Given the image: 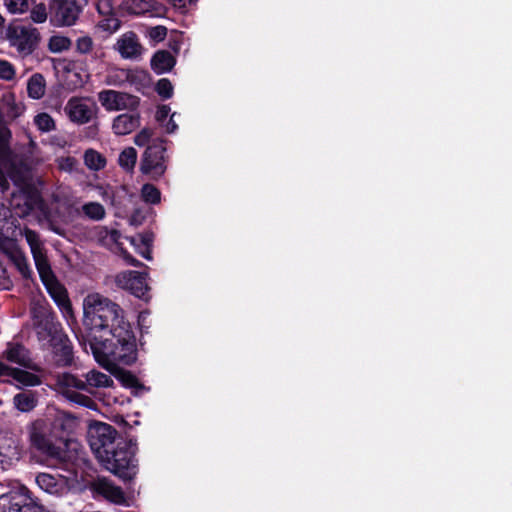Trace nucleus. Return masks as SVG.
I'll list each match as a JSON object with an SVG mask.
<instances>
[{"mask_svg": "<svg viewBox=\"0 0 512 512\" xmlns=\"http://www.w3.org/2000/svg\"><path fill=\"white\" fill-rule=\"evenodd\" d=\"M83 325L85 334L78 337L79 343H89L98 363L136 362L137 338L120 305L99 294L89 295L84 300Z\"/></svg>", "mask_w": 512, "mask_h": 512, "instance_id": "obj_1", "label": "nucleus"}, {"mask_svg": "<svg viewBox=\"0 0 512 512\" xmlns=\"http://www.w3.org/2000/svg\"><path fill=\"white\" fill-rule=\"evenodd\" d=\"M90 448L99 463L123 482L132 481L138 474L137 440L118 434L110 424L96 422L88 432Z\"/></svg>", "mask_w": 512, "mask_h": 512, "instance_id": "obj_2", "label": "nucleus"}, {"mask_svg": "<svg viewBox=\"0 0 512 512\" xmlns=\"http://www.w3.org/2000/svg\"><path fill=\"white\" fill-rule=\"evenodd\" d=\"M33 329L46 361L56 369H77L74 345L53 308L36 305L31 309Z\"/></svg>", "mask_w": 512, "mask_h": 512, "instance_id": "obj_3", "label": "nucleus"}, {"mask_svg": "<svg viewBox=\"0 0 512 512\" xmlns=\"http://www.w3.org/2000/svg\"><path fill=\"white\" fill-rule=\"evenodd\" d=\"M30 449L46 460L62 461L65 450L58 443L52 427L45 419H36L28 426Z\"/></svg>", "mask_w": 512, "mask_h": 512, "instance_id": "obj_4", "label": "nucleus"}, {"mask_svg": "<svg viewBox=\"0 0 512 512\" xmlns=\"http://www.w3.org/2000/svg\"><path fill=\"white\" fill-rule=\"evenodd\" d=\"M55 381L59 393L67 400L87 408H91L94 405V401L89 396L80 393V391L87 393L85 378L82 377V374L78 375L72 372L58 373Z\"/></svg>", "mask_w": 512, "mask_h": 512, "instance_id": "obj_5", "label": "nucleus"}, {"mask_svg": "<svg viewBox=\"0 0 512 512\" xmlns=\"http://www.w3.org/2000/svg\"><path fill=\"white\" fill-rule=\"evenodd\" d=\"M165 140L156 139L149 144L140 161V171L153 180L160 179L167 170Z\"/></svg>", "mask_w": 512, "mask_h": 512, "instance_id": "obj_6", "label": "nucleus"}, {"mask_svg": "<svg viewBox=\"0 0 512 512\" xmlns=\"http://www.w3.org/2000/svg\"><path fill=\"white\" fill-rule=\"evenodd\" d=\"M6 38L10 45L15 47L21 55L27 56L37 48L40 33L30 25L26 26L20 22H12L6 28Z\"/></svg>", "mask_w": 512, "mask_h": 512, "instance_id": "obj_7", "label": "nucleus"}, {"mask_svg": "<svg viewBox=\"0 0 512 512\" xmlns=\"http://www.w3.org/2000/svg\"><path fill=\"white\" fill-rule=\"evenodd\" d=\"M0 512H48L32 497L26 487L12 490L0 496Z\"/></svg>", "mask_w": 512, "mask_h": 512, "instance_id": "obj_8", "label": "nucleus"}, {"mask_svg": "<svg viewBox=\"0 0 512 512\" xmlns=\"http://www.w3.org/2000/svg\"><path fill=\"white\" fill-rule=\"evenodd\" d=\"M50 23L56 27H69L76 23L82 7L76 0H48Z\"/></svg>", "mask_w": 512, "mask_h": 512, "instance_id": "obj_9", "label": "nucleus"}, {"mask_svg": "<svg viewBox=\"0 0 512 512\" xmlns=\"http://www.w3.org/2000/svg\"><path fill=\"white\" fill-rule=\"evenodd\" d=\"M147 276L146 272L128 270L119 273L115 281L118 287L129 291L139 299L147 300L150 290L147 284Z\"/></svg>", "mask_w": 512, "mask_h": 512, "instance_id": "obj_10", "label": "nucleus"}, {"mask_svg": "<svg viewBox=\"0 0 512 512\" xmlns=\"http://www.w3.org/2000/svg\"><path fill=\"white\" fill-rule=\"evenodd\" d=\"M42 202L40 192L30 184L23 186L17 193H12L11 206L21 217L29 215Z\"/></svg>", "mask_w": 512, "mask_h": 512, "instance_id": "obj_11", "label": "nucleus"}, {"mask_svg": "<svg viewBox=\"0 0 512 512\" xmlns=\"http://www.w3.org/2000/svg\"><path fill=\"white\" fill-rule=\"evenodd\" d=\"M98 100L107 111L134 109L139 105V98L116 90H102L98 93Z\"/></svg>", "mask_w": 512, "mask_h": 512, "instance_id": "obj_12", "label": "nucleus"}, {"mask_svg": "<svg viewBox=\"0 0 512 512\" xmlns=\"http://www.w3.org/2000/svg\"><path fill=\"white\" fill-rule=\"evenodd\" d=\"M2 357L34 372H42L43 368L33 361L30 350L20 342H8Z\"/></svg>", "mask_w": 512, "mask_h": 512, "instance_id": "obj_13", "label": "nucleus"}, {"mask_svg": "<svg viewBox=\"0 0 512 512\" xmlns=\"http://www.w3.org/2000/svg\"><path fill=\"white\" fill-rule=\"evenodd\" d=\"M90 490L95 498L102 497L111 503L122 505L126 502L125 494L121 487L116 486L111 480L98 476L90 483Z\"/></svg>", "mask_w": 512, "mask_h": 512, "instance_id": "obj_14", "label": "nucleus"}, {"mask_svg": "<svg viewBox=\"0 0 512 512\" xmlns=\"http://www.w3.org/2000/svg\"><path fill=\"white\" fill-rule=\"evenodd\" d=\"M117 51L123 59L136 60L143 53L138 35L133 31L124 33L117 41Z\"/></svg>", "mask_w": 512, "mask_h": 512, "instance_id": "obj_15", "label": "nucleus"}, {"mask_svg": "<svg viewBox=\"0 0 512 512\" xmlns=\"http://www.w3.org/2000/svg\"><path fill=\"white\" fill-rule=\"evenodd\" d=\"M67 110L71 121L79 124L88 123L94 114L92 106L76 98L68 101Z\"/></svg>", "mask_w": 512, "mask_h": 512, "instance_id": "obj_16", "label": "nucleus"}, {"mask_svg": "<svg viewBox=\"0 0 512 512\" xmlns=\"http://www.w3.org/2000/svg\"><path fill=\"white\" fill-rule=\"evenodd\" d=\"M176 58L168 50L156 51L150 60L151 69L161 75L170 72L176 65Z\"/></svg>", "mask_w": 512, "mask_h": 512, "instance_id": "obj_17", "label": "nucleus"}, {"mask_svg": "<svg viewBox=\"0 0 512 512\" xmlns=\"http://www.w3.org/2000/svg\"><path fill=\"white\" fill-rule=\"evenodd\" d=\"M140 126V115L123 113L118 115L112 124V129L117 135H127Z\"/></svg>", "mask_w": 512, "mask_h": 512, "instance_id": "obj_18", "label": "nucleus"}, {"mask_svg": "<svg viewBox=\"0 0 512 512\" xmlns=\"http://www.w3.org/2000/svg\"><path fill=\"white\" fill-rule=\"evenodd\" d=\"M35 482L41 490L51 495L59 496L65 490L63 480L49 473H39L35 477Z\"/></svg>", "mask_w": 512, "mask_h": 512, "instance_id": "obj_19", "label": "nucleus"}, {"mask_svg": "<svg viewBox=\"0 0 512 512\" xmlns=\"http://www.w3.org/2000/svg\"><path fill=\"white\" fill-rule=\"evenodd\" d=\"M82 377L85 378L88 394H94L96 388L111 387L114 383L109 375L95 369L82 373Z\"/></svg>", "mask_w": 512, "mask_h": 512, "instance_id": "obj_20", "label": "nucleus"}, {"mask_svg": "<svg viewBox=\"0 0 512 512\" xmlns=\"http://www.w3.org/2000/svg\"><path fill=\"white\" fill-rule=\"evenodd\" d=\"M56 426L61 430L62 435L59 440L67 443L71 440V436L75 433L79 426V420L72 414L65 413L56 421Z\"/></svg>", "mask_w": 512, "mask_h": 512, "instance_id": "obj_21", "label": "nucleus"}, {"mask_svg": "<svg viewBox=\"0 0 512 512\" xmlns=\"http://www.w3.org/2000/svg\"><path fill=\"white\" fill-rule=\"evenodd\" d=\"M8 376L25 387H35L42 384V379L37 374L12 366L9 367Z\"/></svg>", "mask_w": 512, "mask_h": 512, "instance_id": "obj_22", "label": "nucleus"}, {"mask_svg": "<svg viewBox=\"0 0 512 512\" xmlns=\"http://www.w3.org/2000/svg\"><path fill=\"white\" fill-rule=\"evenodd\" d=\"M32 256L40 279L43 284L47 286L50 282L55 280V275L51 268L46 252L42 251Z\"/></svg>", "mask_w": 512, "mask_h": 512, "instance_id": "obj_23", "label": "nucleus"}, {"mask_svg": "<svg viewBox=\"0 0 512 512\" xmlns=\"http://www.w3.org/2000/svg\"><path fill=\"white\" fill-rule=\"evenodd\" d=\"M105 6L107 7V11L103 10L102 5L100 3L97 4L96 8L99 14H109V16L105 17L104 19L98 22V27L101 30L112 34L121 27V21L114 14L111 13L112 7L108 2L105 3Z\"/></svg>", "mask_w": 512, "mask_h": 512, "instance_id": "obj_24", "label": "nucleus"}, {"mask_svg": "<svg viewBox=\"0 0 512 512\" xmlns=\"http://www.w3.org/2000/svg\"><path fill=\"white\" fill-rule=\"evenodd\" d=\"M13 404L20 412L28 413L38 404L37 394L34 391L17 393L13 397Z\"/></svg>", "mask_w": 512, "mask_h": 512, "instance_id": "obj_25", "label": "nucleus"}, {"mask_svg": "<svg viewBox=\"0 0 512 512\" xmlns=\"http://www.w3.org/2000/svg\"><path fill=\"white\" fill-rule=\"evenodd\" d=\"M46 82L40 73L33 74L27 82V94L30 98L38 100L45 94Z\"/></svg>", "mask_w": 512, "mask_h": 512, "instance_id": "obj_26", "label": "nucleus"}, {"mask_svg": "<svg viewBox=\"0 0 512 512\" xmlns=\"http://www.w3.org/2000/svg\"><path fill=\"white\" fill-rule=\"evenodd\" d=\"M137 161V151L133 147L125 148L119 155L118 164L126 172H132Z\"/></svg>", "mask_w": 512, "mask_h": 512, "instance_id": "obj_27", "label": "nucleus"}, {"mask_svg": "<svg viewBox=\"0 0 512 512\" xmlns=\"http://www.w3.org/2000/svg\"><path fill=\"white\" fill-rule=\"evenodd\" d=\"M84 163L91 170H101L106 166V158L99 152L88 149L84 153Z\"/></svg>", "mask_w": 512, "mask_h": 512, "instance_id": "obj_28", "label": "nucleus"}, {"mask_svg": "<svg viewBox=\"0 0 512 512\" xmlns=\"http://www.w3.org/2000/svg\"><path fill=\"white\" fill-rule=\"evenodd\" d=\"M12 133L3 120L0 113V159L7 157L10 154V140Z\"/></svg>", "mask_w": 512, "mask_h": 512, "instance_id": "obj_29", "label": "nucleus"}, {"mask_svg": "<svg viewBox=\"0 0 512 512\" xmlns=\"http://www.w3.org/2000/svg\"><path fill=\"white\" fill-rule=\"evenodd\" d=\"M23 235L30 247L32 255L45 251L38 232L26 227L24 228Z\"/></svg>", "mask_w": 512, "mask_h": 512, "instance_id": "obj_30", "label": "nucleus"}, {"mask_svg": "<svg viewBox=\"0 0 512 512\" xmlns=\"http://www.w3.org/2000/svg\"><path fill=\"white\" fill-rule=\"evenodd\" d=\"M82 211L89 219L94 221L102 220L105 215V208L99 202H88L82 206Z\"/></svg>", "mask_w": 512, "mask_h": 512, "instance_id": "obj_31", "label": "nucleus"}, {"mask_svg": "<svg viewBox=\"0 0 512 512\" xmlns=\"http://www.w3.org/2000/svg\"><path fill=\"white\" fill-rule=\"evenodd\" d=\"M118 379L121 384L126 388L135 390H146V387L131 371L123 370L119 372Z\"/></svg>", "mask_w": 512, "mask_h": 512, "instance_id": "obj_32", "label": "nucleus"}, {"mask_svg": "<svg viewBox=\"0 0 512 512\" xmlns=\"http://www.w3.org/2000/svg\"><path fill=\"white\" fill-rule=\"evenodd\" d=\"M72 45L71 40L63 35H53L48 42V49L52 53H61L68 50Z\"/></svg>", "mask_w": 512, "mask_h": 512, "instance_id": "obj_33", "label": "nucleus"}, {"mask_svg": "<svg viewBox=\"0 0 512 512\" xmlns=\"http://www.w3.org/2000/svg\"><path fill=\"white\" fill-rule=\"evenodd\" d=\"M10 259L24 278L30 277L31 270L29 268V264L25 255L21 251L10 253Z\"/></svg>", "mask_w": 512, "mask_h": 512, "instance_id": "obj_34", "label": "nucleus"}, {"mask_svg": "<svg viewBox=\"0 0 512 512\" xmlns=\"http://www.w3.org/2000/svg\"><path fill=\"white\" fill-rule=\"evenodd\" d=\"M141 196L146 203L158 204L161 201L160 190L150 183H146L142 186Z\"/></svg>", "mask_w": 512, "mask_h": 512, "instance_id": "obj_35", "label": "nucleus"}, {"mask_svg": "<svg viewBox=\"0 0 512 512\" xmlns=\"http://www.w3.org/2000/svg\"><path fill=\"white\" fill-rule=\"evenodd\" d=\"M154 90L163 100L170 99L174 94V87L168 78L159 79Z\"/></svg>", "mask_w": 512, "mask_h": 512, "instance_id": "obj_36", "label": "nucleus"}, {"mask_svg": "<svg viewBox=\"0 0 512 512\" xmlns=\"http://www.w3.org/2000/svg\"><path fill=\"white\" fill-rule=\"evenodd\" d=\"M146 0H125L122 7L127 10L129 14L140 15L147 11L148 5Z\"/></svg>", "mask_w": 512, "mask_h": 512, "instance_id": "obj_37", "label": "nucleus"}, {"mask_svg": "<svg viewBox=\"0 0 512 512\" xmlns=\"http://www.w3.org/2000/svg\"><path fill=\"white\" fill-rule=\"evenodd\" d=\"M34 123L42 132H49L55 129V122L53 118L45 112L37 114L34 118Z\"/></svg>", "mask_w": 512, "mask_h": 512, "instance_id": "obj_38", "label": "nucleus"}, {"mask_svg": "<svg viewBox=\"0 0 512 512\" xmlns=\"http://www.w3.org/2000/svg\"><path fill=\"white\" fill-rule=\"evenodd\" d=\"M49 16V10L47 11V7L44 3H39L34 5V7L30 11V17L35 23H44Z\"/></svg>", "mask_w": 512, "mask_h": 512, "instance_id": "obj_39", "label": "nucleus"}, {"mask_svg": "<svg viewBox=\"0 0 512 512\" xmlns=\"http://www.w3.org/2000/svg\"><path fill=\"white\" fill-rule=\"evenodd\" d=\"M15 77L14 66L7 60L0 59V79L11 81Z\"/></svg>", "mask_w": 512, "mask_h": 512, "instance_id": "obj_40", "label": "nucleus"}, {"mask_svg": "<svg viewBox=\"0 0 512 512\" xmlns=\"http://www.w3.org/2000/svg\"><path fill=\"white\" fill-rule=\"evenodd\" d=\"M93 48V40L90 36H82L76 40V51L80 54H88Z\"/></svg>", "mask_w": 512, "mask_h": 512, "instance_id": "obj_41", "label": "nucleus"}, {"mask_svg": "<svg viewBox=\"0 0 512 512\" xmlns=\"http://www.w3.org/2000/svg\"><path fill=\"white\" fill-rule=\"evenodd\" d=\"M153 136V130L150 128H143L139 133H137L134 137V143L139 146H148L151 138Z\"/></svg>", "mask_w": 512, "mask_h": 512, "instance_id": "obj_42", "label": "nucleus"}, {"mask_svg": "<svg viewBox=\"0 0 512 512\" xmlns=\"http://www.w3.org/2000/svg\"><path fill=\"white\" fill-rule=\"evenodd\" d=\"M149 36L154 41H163L167 36V28L161 25L152 27L149 31Z\"/></svg>", "mask_w": 512, "mask_h": 512, "instance_id": "obj_43", "label": "nucleus"}, {"mask_svg": "<svg viewBox=\"0 0 512 512\" xmlns=\"http://www.w3.org/2000/svg\"><path fill=\"white\" fill-rule=\"evenodd\" d=\"M170 111L171 109L168 105H160L156 111V120L160 123H163L169 116Z\"/></svg>", "mask_w": 512, "mask_h": 512, "instance_id": "obj_44", "label": "nucleus"}, {"mask_svg": "<svg viewBox=\"0 0 512 512\" xmlns=\"http://www.w3.org/2000/svg\"><path fill=\"white\" fill-rule=\"evenodd\" d=\"M10 187V184L6 178V175L4 173V171L2 170V168L0 167V190L2 192H5L6 190H8Z\"/></svg>", "mask_w": 512, "mask_h": 512, "instance_id": "obj_45", "label": "nucleus"}, {"mask_svg": "<svg viewBox=\"0 0 512 512\" xmlns=\"http://www.w3.org/2000/svg\"><path fill=\"white\" fill-rule=\"evenodd\" d=\"M124 259L125 261L129 264V265H132L134 267H141L143 266V263L139 260H137L136 258H134L132 255L130 254H126L124 256Z\"/></svg>", "mask_w": 512, "mask_h": 512, "instance_id": "obj_46", "label": "nucleus"}, {"mask_svg": "<svg viewBox=\"0 0 512 512\" xmlns=\"http://www.w3.org/2000/svg\"><path fill=\"white\" fill-rule=\"evenodd\" d=\"M178 129V125L173 120V115H171L169 121L166 124V132L168 134L174 133Z\"/></svg>", "mask_w": 512, "mask_h": 512, "instance_id": "obj_47", "label": "nucleus"}, {"mask_svg": "<svg viewBox=\"0 0 512 512\" xmlns=\"http://www.w3.org/2000/svg\"><path fill=\"white\" fill-rule=\"evenodd\" d=\"M140 241H141V244L143 247L146 248L147 247H150L152 246V237L150 235H141L140 236Z\"/></svg>", "mask_w": 512, "mask_h": 512, "instance_id": "obj_48", "label": "nucleus"}, {"mask_svg": "<svg viewBox=\"0 0 512 512\" xmlns=\"http://www.w3.org/2000/svg\"><path fill=\"white\" fill-rule=\"evenodd\" d=\"M131 224L140 225L142 223V217L138 211H135L130 218Z\"/></svg>", "mask_w": 512, "mask_h": 512, "instance_id": "obj_49", "label": "nucleus"}, {"mask_svg": "<svg viewBox=\"0 0 512 512\" xmlns=\"http://www.w3.org/2000/svg\"><path fill=\"white\" fill-rule=\"evenodd\" d=\"M140 255L145 258L146 260H152V248L150 247H143V250H141Z\"/></svg>", "mask_w": 512, "mask_h": 512, "instance_id": "obj_50", "label": "nucleus"}, {"mask_svg": "<svg viewBox=\"0 0 512 512\" xmlns=\"http://www.w3.org/2000/svg\"><path fill=\"white\" fill-rule=\"evenodd\" d=\"M169 3L179 9L187 7V0H169Z\"/></svg>", "mask_w": 512, "mask_h": 512, "instance_id": "obj_51", "label": "nucleus"}, {"mask_svg": "<svg viewBox=\"0 0 512 512\" xmlns=\"http://www.w3.org/2000/svg\"><path fill=\"white\" fill-rule=\"evenodd\" d=\"M180 46H181V44H180V42H179V41H177V40H173V41H171V40H170V41H169V48H170L173 52H175V53H178V52H179V50H180Z\"/></svg>", "mask_w": 512, "mask_h": 512, "instance_id": "obj_52", "label": "nucleus"}, {"mask_svg": "<svg viewBox=\"0 0 512 512\" xmlns=\"http://www.w3.org/2000/svg\"><path fill=\"white\" fill-rule=\"evenodd\" d=\"M9 367V365L0 361V377L8 376Z\"/></svg>", "mask_w": 512, "mask_h": 512, "instance_id": "obj_53", "label": "nucleus"}, {"mask_svg": "<svg viewBox=\"0 0 512 512\" xmlns=\"http://www.w3.org/2000/svg\"><path fill=\"white\" fill-rule=\"evenodd\" d=\"M78 2V5L82 7V10L84 7L88 4L89 0H76Z\"/></svg>", "mask_w": 512, "mask_h": 512, "instance_id": "obj_54", "label": "nucleus"}, {"mask_svg": "<svg viewBox=\"0 0 512 512\" xmlns=\"http://www.w3.org/2000/svg\"><path fill=\"white\" fill-rule=\"evenodd\" d=\"M120 424H122L123 426H127V427H130V428H131V426L129 425V423H128V422H127L123 417H121V422H120Z\"/></svg>", "mask_w": 512, "mask_h": 512, "instance_id": "obj_55", "label": "nucleus"}, {"mask_svg": "<svg viewBox=\"0 0 512 512\" xmlns=\"http://www.w3.org/2000/svg\"><path fill=\"white\" fill-rule=\"evenodd\" d=\"M111 235H112V238H113V239H115V238H116V236H118V235H119V232H118L117 230H113V231H112V233H111Z\"/></svg>", "mask_w": 512, "mask_h": 512, "instance_id": "obj_56", "label": "nucleus"}, {"mask_svg": "<svg viewBox=\"0 0 512 512\" xmlns=\"http://www.w3.org/2000/svg\"><path fill=\"white\" fill-rule=\"evenodd\" d=\"M196 2H197V0H187V6L195 4Z\"/></svg>", "mask_w": 512, "mask_h": 512, "instance_id": "obj_57", "label": "nucleus"}, {"mask_svg": "<svg viewBox=\"0 0 512 512\" xmlns=\"http://www.w3.org/2000/svg\"><path fill=\"white\" fill-rule=\"evenodd\" d=\"M4 21H5V20H4V18H3V17H2V15L0 14V27H2V26H3Z\"/></svg>", "mask_w": 512, "mask_h": 512, "instance_id": "obj_58", "label": "nucleus"}]
</instances>
